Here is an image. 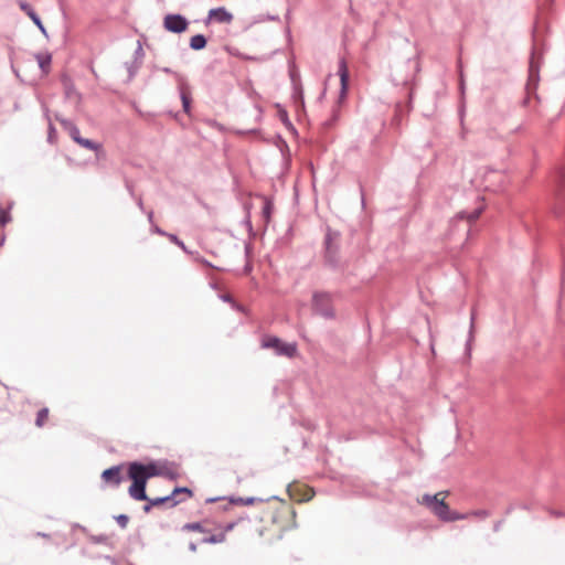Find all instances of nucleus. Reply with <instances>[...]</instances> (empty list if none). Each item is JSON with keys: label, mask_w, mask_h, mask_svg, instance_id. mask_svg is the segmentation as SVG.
<instances>
[{"label": "nucleus", "mask_w": 565, "mask_h": 565, "mask_svg": "<svg viewBox=\"0 0 565 565\" xmlns=\"http://www.w3.org/2000/svg\"><path fill=\"white\" fill-rule=\"evenodd\" d=\"M259 521L264 526L257 527L260 536H280L282 532L296 526V511L282 500L268 502L262 510Z\"/></svg>", "instance_id": "nucleus-1"}, {"label": "nucleus", "mask_w": 565, "mask_h": 565, "mask_svg": "<svg viewBox=\"0 0 565 565\" xmlns=\"http://www.w3.org/2000/svg\"><path fill=\"white\" fill-rule=\"evenodd\" d=\"M156 473L157 469L153 465L145 466L138 462L130 463L127 471V476L132 480L128 490L130 497L137 501L148 500L146 494V483L147 480Z\"/></svg>", "instance_id": "nucleus-2"}, {"label": "nucleus", "mask_w": 565, "mask_h": 565, "mask_svg": "<svg viewBox=\"0 0 565 565\" xmlns=\"http://www.w3.org/2000/svg\"><path fill=\"white\" fill-rule=\"evenodd\" d=\"M447 495V491H440L434 495L424 494L418 502L430 509V511L441 521L452 522L468 519V514H461L450 510L449 505L445 501Z\"/></svg>", "instance_id": "nucleus-3"}, {"label": "nucleus", "mask_w": 565, "mask_h": 565, "mask_svg": "<svg viewBox=\"0 0 565 565\" xmlns=\"http://www.w3.org/2000/svg\"><path fill=\"white\" fill-rule=\"evenodd\" d=\"M312 310L327 319L334 318L333 299L327 291H315L312 295Z\"/></svg>", "instance_id": "nucleus-4"}, {"label": "nucleus", "mask_w": 565, "mask_h": 565, "mask_svg": "<svg viewBox=\"0 0 565 565\" xmlns=\"http://www.w3.org/2000/svg\"><path fill=\"white\" fill-rule=\"evenodd\" d=\"M263 348L273 349L278 355L294 358L297 354V344L287 343L277 337L266 335L262 340Z\"/></svg>", "instance_id": "nucleus-5"}, {"label": "nucleus", "mask_w": 565, "mask_h": 565, "mask_svg": "<svg viewBox=\"0 0 565 565\" xmlns=\"http://www.w3.org/2000/svg\"><path fill=\"white\" fill-rule=\"evenodd\" d=\"M288 494L291 500L296 502H306L313 498L315 491L312 488L299 483V482H292L287 488Z\"/></svg>", "instance_id": "nucleus-6"}, {"label": "nucleus", "mask_w": 565, "mask_h": 565, "mask_svg": "<svg viewBox=\"0 0 565 565\" xmlns=\"http://www.w3.org/2000/svg\"><path fill=\"white\" fill-rule=\"evenodd\" d=\"M102 480L105 486L110 488H118L125 480V472L122 466H114L103 471Z\"/></svg>", "instance_id": "nucleus-7"}, {"label": "nucleus", "mask_w": 565, "mask_h": 565, "mask_svg": "<svg viewBox=\"0 0 565 565\" xmlns=\"http://www.w3.org/2000/svg\"><path fill=\"white\" fill-rule=\"evenodd\" d=\"M164 28L174 33H181L186 30L188 21L180 14H168L163 20Z\"/></svg>", "instance_id": "nucleus-8"}, {"label": "nucleus", "mask_w": 565, "mask_h": 565, "mask_svg": "<svg viewBox=\"0 0 565 565\" xmlns=\"http://www.w3.org/2000/svg\"><path fill=\"white\" fill-rule=\"evenodd\" d=\"M234 20V15L226 8L220 7L211 9L207 13V21L230 24Z\"/></svg>", "instance_id": "nucleus-9"}, {"label": "nucleus", "mask_w": 565, "mask_h": 565, "mask_svg": "<svg viewBox=\"0 0 565 565\" xmlns=\"http://www.w3.org/2000/svg\"><path fill=\"white\" fill-rule=\"evenodd\" d=\"M338 73L341 82V93L343 95L345 94L349 84V70L344 60L340 61Z\"/></svg>", "instance_id": "nucleus-10"}, {"label": "nucleus", "mask_w": 565, "mask_h": 565, "mask_svg": "<svg viewBox=\"0 0 565 565\" xmlns=\"http://www.w3.org/2000/svg\"><path fill=\"white\" fill-rule=\"evenodd\" d=\"M180 493H184L188 497L191 495V491L189 489H186V488H177V489L173 490L171 497L158 498V499L153 500L151 503H152V505H158V504H161V503L167 502V501H172V505H175L178 503V501L174 499V497L177 494H180Z\"/></svg>", "instance_id": "nucleus-11"}, {"label": "nucleus", "mask_w": 565, "mask_h": 565, "mask_svg": "<svg viewBox=\"0 0 565 565\" xmlns=\"http://www.w3.org/2000/svg\"><path fill=\"white\" fill-rule=\"evenodd\" d=\"M206 45V39L202 34H196L191 38L190 40V46L193 50H202Z\"/></svg>", "instance_id": "nucleus-12"}, {"label": "nucleus", "mask_w": 565, "mask_h": 565, "mask_svg": "<svg viewBox=\"0 0 565 565\" xmlns=\"http://www.w3.org/2000/svg\"><path fill=\"white\" fill-rule=\"evenodd\" d=\"M49 414H50L49 408L44 407V408L40 409L36 415L35 425L38 427H43L46 424V422L49 420Z\"/></svg>", "instance_id": "nucleus-13"}, {"label": "nucleus", "mask_w": 565, "mask_h": 565, "mask_svg": "<svg viewBox=\"0 0 565 565\" xmlns=\"http://www.w3.org/2000/svg\"><path fill=\"white\" fill-rule=\"evenodd\" d=\"M38 62H39V66L41 67V70L44 73H47L50 64H51V55L40 54V55H38Z\"/></svg>", "instance_id": "nucleus-14"}, {"label": "nucleus", "mask_w": 565, "mask_h": 565, "mask_svg": "<svg viewBox=\"0 0 565 565\" xmlns=\"http://www.w3.org/2000/svg\"><path fill=\"white\" fill-rule=\"evenodd\" d=\"M182 530L188 532L206 533V530L203 527V523L200 522L186 523L183 525Z\"/></svg>", "instance_id": "nucleus-15"}, {"label": "nucleus", "mask_w": 565, "mask_h": 565, "mask_svg": "<svg viewBox=\"0 0 565 565\" xmlns=\"http://www.w3.org/2000/svg\"><path fill=\"white\" fill-rule=\"evenodd\" d=\"M225 540V532H220L218 534H213L203 537V543H222Z\"/></svg>", "instance_id": "nucleus-16"}, {"label": "nucleus", "mask_w": 565, "mask_h": 565, "mask_svg": "<svg viewBox=\"0 0 565 565\" xmlns=\"http://www.w3.org/2000/svg\"><path fill=\"white\" fill-rule=\"evenodd\" d=\"M77 143L88 150H97L99 146L95 143L94 141L85 138H81Z\"/></svg>", "instance_id": "nucleus-17"}, {"label": "nucleus", "mask_w": 565, "mask_h": 565, "mask_svg": "<svg viewBox=\"0 0 565 565\" xmlns=\"http://www.w3.org/2000/svg\"><path fill=\"white\" fill-rule=\"evenodd\" d=\"M467 514H468V519L475 518L478 520H484L489 516V512L487 510H476V511L468 512Z\"/></svg>", "instance_id": "nucleus-18"}, {"label": "nucleus", "mask_w": 565, "mask_h": 565, "mask_svg": "<svg viewBox=\"0 0 565 565\" xmlns=\"http://www.w3.org/2000/svg\"><path fill=\"white\" fill-rule=\"evenodd\" d=\"M19 7L20 9L25 12L28 14V17L31 19L32 17H34L36 13L34 12V10L32 9V7L24 2V1H20L19 2Z\"/></svg>", "instance_id": "nucleus-19"}, {"label": "nucleus", "mask_w": 565, "mask_h": 565, "mask_svg": "<svg viewBox=\"0 0 565 565\" xmlns=\"http://www.w3.org/2000/svg\"><path fill=\"white\" fill-rule=\"evenodd\" d=\"M116 521L121 529H125L129 522V518L125 514H119L116 516Z\"/></svg>", "instance_id": "nucleus-20"}, {"label": "nucleus", "mask_w": 565, "mask_h": 565, "mask_svg": "<svg viewBox=\"0 0 565 565\" xmlns=\"http://www.w3.org/2000/svg\"><path fill=\"white\" fill-rule=\"evenodd\" d=\"M70 136L72 137V139L77 142L82 137L79 135V130L76 126H71L70 128Z\"/></svg>", "instance_id": "nucleus-21"}, {"label": "nucleus", "mask_w": 565, "mask_h": 565, "mask_svg": "<svg viewBox=\"0 0 565 565\" xmlns=\"http://www.w3.org/2000/svg\"><path fill=\"white\" fill-rule=\"evenodd\" d=\"M31 20L34 22V24L43 32L45 33V29H44V25L42 24L40 18L38 14H35L34 17L31 18Z\"/></svg>", "instance_id": "nucleus-22"}, {"label": "nucleus", "mask_w": 565, "mask_h": 565, "mask_svg": "<svg viewBox=\"0 0 565 565\" xmlns=\"http://www.w3.org/2000/svg\"><path fill=\"white\" fill-rule=\"evenodd\" d=\"M182 104H183V108H184L185 113H189L190 97L186 96L185 94H182Z\"/></svg>", "instance_id": "nucleus-23"}, {"label": "nucleus", "mask_w": 565, "mask_h": 565, "mask_svg": "<svg viewBox=\"0 0 565 565\" xmlns=\"http://www.w3.org/2000/svg\"><path fill=\"white\" fill-rule=\"evenodd\" d=\"M169 238L178 246H180L182 249H185L183 242L179 241V238L175 235H169Z\"/></svg>", "instance_id": "nucleus-24"}, {"label": "nucleus", "mask_w": 565, "mask_h": 565, "mask_svg": "<svg viewBox=\"0 0 565 565\" xmlns=\"http://www.w3.org/2000/svg\"><path fill=\"white\" fill-rule=\"evenodd\" d=\"M7 222V215L2 211H0V223L4 224Z\"/></svg>", "instance_id": "nucleus-25"}, {"label": "nucleus", "mask_w": 565, "mask_h": 565, "mask_svg": "<svg viewBox=\"0 0 565 565\" xmlns=\"http://www.w3.org/2000/svg\"><path fill=\"white\" fill-rule=\"evenodd\" d=\"M233 526H234V524H233V523L227 524V525L225 526V531H230V530H232V529H233Z\"/></svg>", "instance_id": "nucleus-26"}]
</instances>
